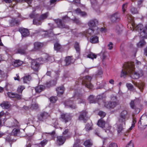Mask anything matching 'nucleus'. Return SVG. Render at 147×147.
<instances>
[{
	"label": "nucleus",
	"instance_id": "f257e3e1",
	"mask_svg": "<svg viewBox=\"0 0 147 147\" xmlns=\"http://www.w3.org/2000/svg\"><path fill=\"white\" fill-rule=\"evenodd\" d=\"M134 64L132 62L125 64L121 71V77H125L128 74L132 78L137 79L143 75V71L142 70L134 71Z\"/></svg>",
	"mask_w": 147,
	"mask_h": 147
},
{
	"label": "nucleus",
	"instance_id": "f03ea898",
	"mask_svg": "<svg viewBox=\"0 0 147 147\" xmlns=\"http://www.w3.org/2000/svg\"><path fill=\"white\" fill-rule=\"evenodd\" d=\"M70 19L67 16H65L63 18L62 21L59 19H58L55 21V22L57 25L58 27L60 28H69V26H65L62 23L63 22H67L69 21Z\"/></svg>",
	"mask_w": 147,
	"mask_h": 147
},
{
	"label": "nucleus",
	"instance_id": "7ed1b4c3",
	"mask_svg": "<svg viewBox=\"0 0 147 147\" xmlns=\"http://www.w3.org/2000/svg\"><path fill=\"white\" fill-rule=\"evenodd\" d=\"M127 112L126 110L122 111L120 114L119 117L118 119L119 123H122L123 124H125L126 121L128 118Z\"/></svg>",
	"mask_w": 147,
	"mask_h": 147
},
{
	"label": "nucleus",
	"instance_id": "20e7f679",
	"mask_svg": "<svg viewBox=\"0 0 147 147\" xmlns=\"http://www.w3.org/2000/svg\"><path fill=\"white\" fill-rule=\"evenodd\" d=\"M138 125L140 130H142L145 128L144 127L147 125V115H144L141 117Z\"/></svg>",
	"mask_w": 147,
	"mask_h": 147
},
{
	"label": "nucleus",
	"instance_id": "39448f33",
	"mask_svg": "<svg viewBox=\"0 0 147 147\" xmlns=\"http://www.w3.org/2000/svg\"><path fill=\"white\" fill-rule=\"evenodd\" d=\"M91 80V78L89 76H86L84 78L82 83L85 86L88 88H91L92 87V85L90 83Z\"/></svg>",
	"mask_w": 147,
	"mask_h": 147
},
{
	"label": "nucleus",
	"instance_id": "423d86ee",
	"mask_svg": "<svg viewBox=\"0 0 147 147\" xmlns=\"http://www.w3.org/2000/svg\"><path fill=\"white\" fill-rule=\"evenodd\" d=\"M132 26L134 29L138 31H141L144 34H147V24L143 29V25L141 24L136 26L135 24H132Z\"/></svg>",
	"mask_w": 147,
	"mask_h": 147
},
{
	"label": "nucleus",
	"instance_id": "0eeeda50",
	"mask_svg": "<svg viewBox=\"0 0 147 147\" xmlns=\"http://www.w3.org/2000/svg\"><path fill=\"white\" fill-rule=\"evenodd\" d=\"M29 46V44H25L22 46V48H20L16 49L15 50V52L16 53H19L22 55L25 54L26 53V50Z\"/></svg>",
	"mask_w": 147,
	"mask_h": 147
},
{
	"label": "nucleus",
	"instance_id": "6e6552de",
	"mask_svg": "<svg viewBox=\"0 0 147 147\" xmlns=\"http://www.w3.org/2000/svg\"><path fill=\"white\" fill-rule=\"evenodd\" d=\"M93 34H98V32L97 30H95V29L89 28L86 31L84 32L83 35L87 37H89Z\"/></svg>",
	"mask_w": 147,
	"mask_h": 147
},
{
	"label": "nucleus",
	"instance_id": "1a4fd4ad",
	"mask_svg": "<svg viewBox=\"0 0 147 147\" xmlns=\"http://www.w3.org/2000/svg\"><path fill=\"white\" fill-rule=\"evenodd\" d=\"M42 61L41 59L38 58L36 61L33 60L31 63V67L32 68L34 71H37L38 69L40 64L42 63H39L38 62L39 61Z\"/></svg>",
	"mask_w": 147,
	"mask_h": 147
},
{
	"label": "nucleus",
	"instance_id": "9d476101",
	"mask_svg": "<svg viewBox=\"0 0 147 147\" xmlns=\"http://www.w3.org/2000/svg\"><path fill=\"white\" fill-rule=\"evenodd\" d=\"M87 112L85 110L82 111L80 113V115L79 117L80 120H82L85 122L88 119L87 115Z\"/></svg>",
	"mask_w": 147,
	"mask_h": 147
},
{
	"label": "nucleus",
	"instance_id": "9b49d317",
	"mask_svg": "<svg viewBox=\"0 0 147 147\" xmlns=\"http://www.w3.org/2000/svg\"><path fill=\"white\" fill-rule=\"evenodd\" d=\"M39 59H41L42 61L45 62L48 61L52 62L54 60V58L53 57L49 56L47 54H45L43 57L39 58Z\"/></svg>",
	"mask_w": 147,
	"mask_h": 147
},
{
	"label": "nucleus",
	"instance_id": "f8f14e48",
	"mask_svg": "<svg viewBox=\"0 0 147 147\" xmlns=\"http://www.w3.org/2000/svg\"><path fill=\"white\" fill-rule=\"evenodd\" d=\"M73 98H71L68 101H67L65 103V105L72 109H75L76 108V106L75 105L73 104Z\"/></svg>",
	"mask_w": 147,
	"mask_h": 147
},
{
	"label": "nucleus",
	"instance_id": "ddd939ff",
	"mask_svg": "<svg viewBox=\"0 0 147 147\" xmlns=\"http://www.w3.org/2000/svg\"><path fill=\"white\" fill-rule=\"evenodd\" d=\"M98 21L96 20H90L88 23V26L91 28H94L95 29L97 30L98 27L96 25L98 24Z\"/></svg>",
	"mask_w": 147,
	"mask_h": 147
},
{
	"label": "nucleus",
	"instance_id": "4468645a",
	"mask_svg": "<svg viewBox=\"0 0 147 147\" xmlns=\"http://www.w3.org/2000/svg\"><path fill=\"white\" fill-rule=\"evenodd\" d=\"M117 103L115 102H107L105 103V106L107 108L113 109L117 105Z\"/></svg>",
	"mask_w": 147,
	"mask_h": 147
},
{
	"label": "nucleus",
	"instance_id": "2eb2a0df",
	"mask_svg": "<svg viewBox=\"0 0 147 147\" xmlns=\"http://www.w3.org/2000/svg\"><path fill=\"white\" fill-rule=\"evenodd\" d=\"M19 31L23 36L26 37L28 36L29 34L28 30L26 28H20L19 29Z\"/></svg>",
	"mask_w": 147,
	"mask_h": 147
},
{
	"label": "nucleus",
	"instance_id": "dca6fc26",
	"mask_svg": "<svg viewBox=\"0 0 147 147\" xmlns=\"http://www.w3.org/2000/svg\"><path fill=\"white\" fill-rule=\"evenodd\" d=\"M7 95L10 98H16L18 99H21L22 97L21 95L14 93L8 92L7 93Z\"/></svg>",
	"mask_w": 147,
	"mask_h": 147
},
{
	"label": "nucleus",
	"instance_id": "f3484780",
	"mask_svg": "<svg viewBox=\"0 0 147 147\" xmlns=\"http://www.w3.org/2000/svg\"><path fill=\"white\" fill-rule=\"evenodd\" d=\"M57 142L59 145L64 144L65 140V138L63 136H58L57 137Z\"/></svg>",
	"mask_w": 147,
	"mask_h": 147
},
{
	"label": "nucleus",
	"instance_id": "a211bd4d",
	"mask_svg": "<svg viewBox=\"0 0 147 147\" xmlns=\"http://www.w3.org/2000/svg\"><path fill=\"white\" fill-rule=\"evenodd\" d=\"M49 116L48 113L46 112H44L41 113L40 115V117H38V119L40 121L42 120L43 119L47 118Z\"/></svg>",
	"mask_w": 147,
	"mask_h": 147
},
{
	"label": "nucleus",
	"instance_id": "6ab92c4d",
	"mask_svg": "<svg viewBox=\"0 0 147 147\" xmlns=\"http://www.w3.org/2000/svg\"><path fill=\"white\" fill-rule=\"evenodd\" d=\"M110 19L113 22L118 21L119 20V17L117 13H116L112 14L111 16Z\"/></svg>",
	"mask_w": 147,
	"mask_h": 147
},
{
	"label": "nucleus",
	"instance_id": "aec40b11",
	"mask_svg": "<svg viewBox=\"0 0 147 147\" xmlns=\"http://www.w3.org/2000/svg\"><path fill=\"white\" fill-rule=\"evenodd\" d=\"M140 101L138 99L131 100L130 103L131 107L132 109H135L136 105Z\"/></svg>",
	"mask_w": 147,
	"mask_h": 147
},
{
	"label": "nucleus",
	"instance_id": "412c9836",
	"mask_svg": "<svg viewBox=\"0 0 147 147\" xmlns=\"http://www.w3.org/2000/svg\"><path fill=\"white\" fill-rule=\"evenodd\" d=\"M134 84L135 86L139 88L141 91L142 92L145 85L144 83L142 82H134Z\"/></svg>",
	"mask_w": 147,
	"mask_h": 147
},
{
	"label": "nucleus",
	"instance_id": "4be33fe9",
	"mask_svg": "<svg viewBox=\"0 0 147 147\" xmlns=\"http://www.w3.org/2000/svg\"><path fill=\"white\" fill-rule=\"evenodd\" d=\"M61 118L65 122H67L70 119L71 117L68 114H63L61 115Z\"/></svg>",
	"mask_w": 147,
	"mask_h": 147
},
{
	"label": "nucleus",
	"instance_id": "5701e85b",
	"mask_svg": "<svg viewBox=\"0 0 147 147\" xmlns=\"http://www.w3.org/2000/svg\"><path fill=\"white\" fill-rule=\"evenodd\" d=\"M117 130L118 133L121 132L123 129V127L125 125V124H123L122 123H119V121L117 122Z\"/></svg>",
	"mask_w": 147,
	"mask_h": 147
},
{
	"label": "nucleus",
	"instance_id": "b1692460",
	"mask_svg": "<svg viewBox=\"0 0 147 147\" xmlns=\"http://www.w3.org/2000/svg\"><path fill=\"white\" fill-rule=\"evenodd\" d=\"M65 61L66 65H68L71 63H73L74 61L72 59V57L68 56L66 58Z\"/></svg>",
	"mask_w": 147,
	"mask_h": 147
},
{
	"label": "nucleus",
	"instance_id": "393cba45",
	"mask_svg": "<svg viewBox=\"0 0 147 147\" xmlns=\"http://www.w3.org/2000/svg\"><path fill=\"white\" fill-rule=\"evenodd\" d=\"M90 41L92 43H96L98 42V38L97 36H93L91 37Z\"/></svg>",
	"mask_w": 147,
	"mask_h": 147
},
{
	"label": "nucleus",
	"instance_id": "a878e982",
	"mask_svg": "<svg viewBox=\"0 0 147 147\" xmlns=\"http://www.w3.org/2000/svg\"><path fill=\"white\" fill-rule=\"evenodd\" d=\"M75 13L77 14H79L81 16H84L86 15V13L85 12L82 11L79 8H78L74 10Z\"/></svg>",
	"mask_w": 147,
	"mask_h": 147
},
{
	"label": "nucleus",
	"instance_id": "bb28decb",
	"mask_svg": "<svg viewBox=\"0 0 147 147\" xmlns=\"http://www.w3.org/2000/svg\"><path fill=\"white\" fill-rule=\"evenodd\" d=\"M24 83H28L32 80V77L30 75H27L23 78Z\"/></svg>",
	"mask_w": 147,
	"mask_h": 147
},
{
	"label": "nucleus",
	"instance_id": "cd10ccee",
	"mask_svg": "<svg viewBox=\"0 0 147 147\" xmlns=\"http://www.w3.org/2000/svg\"><path fill=\"white\" fill-rule=\"evenodd\" d=\"M56 91L57 92V95L62 94H63L64 89L63 86H61L57 88L56 89Z\"/></svg>",
	"mask_w": 147,
	"mask_h": 147
},
{
	"label": "nucleus",
	"instance_id": "c85d7f7f",
	"mask_svg": "<svg viewBox=\"0 0 147 147\" xmlns=\"http://www.w3.org/2000/svg\"><path fill=\"white\" fill-rule=\"evenodd\" d=\"M45 89V86L40 85L36 87L35 89L36 91L37 92H40L43 91Z\"/></svg>",
	"mask_w": 147,
	"mask_h": 147
},
{
	"label": "nucleus",
	"instance_id": "c756f323",
	"mask_svg": "<svg viewBox=\"0 0 147 147\" xmlns=\"http://www.w3.org/2000/svg\"><path fill=\"white\" fill-rule=\"evenodd\" d=\"M105 121H104L102 119H100L99 120L97 123V125L99 127H101L102 128L105 127Z\"/></svg>",
	"mask_w": 147,
	"mask_h": 147
},
{
	"label": "nucleus",
	"instance_id": "7c9ffc66",
	"mask_svg": "<svg viewBox=\"0 0 147 147\" xmlns=\"http://www.w3.org/2000/svg\"><path fill=\"white\" fill-rule=\"evenodd\" d=\"M34 48L36 49H38L43 46V44L39 42H36L34 44Z\"/></svg>",
	"mask_w": 147,
	"mask_h": 147
},
{
	"label": "nucleus",
	"instance_id": "2f4dec72",
	"mask_svg": "<svg viewBox=\"0 0 147 147\" xmlns=\"http://www.w3.org/2000/svg\"><path fill=\"white\" fill-rule=\"evenodd\" d=\"M22 63V62L19 60H16L13 63V65L14 66L17 67L21 65Z\"/></svg>",
	"mask_w": 147,
	"mask_h": 147
},
{
	"label": "nucleus",
	"instance_id": "473e14b6",
	"mask_svg": "<svg viewBox=\"0 0 147 147\" xmlns=\"http://www.w3.org/2000/svg\"><path fill=\"white\" fill-rule=\"evenodd\" d=\"M1 106L3 108L5 109H7L9 107V105L8 102L7 101L3 102L1 104Z\"/></svg>",
	"mask_w": 147,
	"mask_h": 147
},
{
	"label": "nucleus",
	"instance_id": "72a5a7b5",
	"mask_svg": "<svg viewBox=\"0 0 147 147\" xmlns=\"http://www.w3.org/2000/svg\"><path fill=\"white\" fill-rule=\"evenodd\" d=\"M98 98V99L99 98H97L96 99H95L93 95H90L89 97L88 100L90 103H95L96 101V99Z\"/></svg>",
	"mask_w": 147,
	"mask_h": 147
},
{
	"label": "nucleus",
	"instance_id": "f704fd0d",
	"mask_svg": "<svg viewBox=\"0 0 147 147\" xmlns=\"http://www.w3.org/2000/svg\"><path fill=\"white\" fill-rule=\"evenodd\" d=\"M84 145L86 146L90 147L92 145V142L90 140H88L84 142Z\"/></svg>",
	"mask_w": 147,
	"mask_h": 147
},
{
	"label": "nucleus",
	"instance_id": "c9c22d12",
	"mask_svg": "<svg viewBox=\"0 0 147 147\" xmlns=\"http://www.w3.org/2000/svg\"><path fill=\"white\" fill-rule=\"evenodd\" d=\"M48 16V13H46L44 14H42L39 18V20L42 21L46 19Z\"/></svg>",
	"mask_w": 147,
	"mask_h": 147
},
{
	"label": "nucleus",
	"instance_id": "e433bc0d",
	"mask_svg": "<svg viewBox=\"0 0 147 147\" xmlns=\"http://www.w3.org/2000/svg\"><path fill=\"white\" fill-rule=\"evenodd\" d=\"M61 45L58 42H56L54 44V48L56 50H59L61 49Z\"/></svg>",
	"mask_w": 147,
	"mask_h": 147
},
{
	"label": "nucleus",
	"instance_id": "4c0bfd02",
	"mask_svg": "<svg viewBox=\"0 0 147 147\" xmlns=\"http://www.w3.org/2000/svg\"><path fill=\"white\" fill-rule=\"evenodd\" d=\"M146 44V42L144 40H140L137 44V45L138 47H141Z\"/></svg>",
	"mask_w": 147,
	"mask_h": 147
},
{
	"label": "nucleus",
	"instance_id": "58836bf2",
	"mask_svg": "<svg viewBox=\"0 0 147 147\" xmlns=\"http://www.w3.org/2000/svg\"><path fill=\"white\" fill-rule=\"evenodd\" d=\"M136 123V119L134 117L133 119L132 124L131 126L129 129V130H131L133 128L135 127V124Z\"/></svg>",
	"mask_w": 147,
	"mask_h": 147
},
{
	"label": "nucleus",
	"instance_id": "ea45409f",
	"mask_svg": "<svg viewBox=\"0 0 147 147\" xmlns=\"http://www.w3.org/2000/svg\"><path fill=\"white\" fill-rule=\"evenodd\" d=\"M126 86L128 90H134V88L133 85L131 83H127L126 84Z\"/></svg>",
	"mask_w": 147,
	"mask_h": 147
},
{
	"label": "nucleus",
	"instance_id": "a19ab883",
	"mask_svg": "<svg viewBox=\"0 0 147 147\" xmlns=\"http://www.w3.org/2000/svg\"><path fill=\"white\" fill-rule=\"evenodd\" d=\"M87 57L89 58H90L92 59H93L94 58H96V55L94 53H91L88 54Z\"/></svg>",
	"mask_w": 147,
	"mask_h": 147
},
{
	"label": "nucleus",
	"instance_id": "79ce46f5",
	"mask_svg": "<svg viewBox=\"0 0 147 147\" xmlns=\"http://www.w3.org/2000/svg\"><path fill=\"white\" fill-rule=\"evenodd\" d=\"M47 141L46 140H43L39 144V146L40 147H43L47 144Z\"/></svg>",
	"mask_w": 147,
	"mask_h": 147
},
{
	"label": "nucleus",
	"instance_id": "37998d69",
	"mask_svg": "<svg viewBox=\"0 0 147 147\" xmlns=\"http://www.w3.org/2000/svg\"><path fill=\"white\" fill-rule=\"evenodd\" d=\"M25 89V87L23 86H19L18 88V91L19 93H22V91Z\"/></svg>",
	"mask_w": 147,
	"mask_h": 147
},
{
	"label": "nucleus",
	"instance_id": "c03bdc74",
	"mask_svg": "<svg viewBox=\"0 0 147 147\" xmlns=\"http://www.w3.org/2000/svg\"><path fill=\"white\" fill-rule=\"evenodd\" d=\"M130 11L131 13L133 14H136L138 13V11L137 9L134 7H131Z\"/></svg>",
	"mask_w": 147,
	"mask_h": 147
},
{
	"label": "nucleus",
	"instance_id": "a18cd8bd",
	"mask_svg": "<svg viewBox=\"0 0 147 147\" xmlns=\"http://www.w3.org/2000/svg\"><path fill=\"white\" fill-rule=\"evenodd\" d=\"M49 99L51 102L55 103L56 101L57 98L56 97L52 96Z\"/></svg>",
	"mask_w": 147,
	"mask_h": 147
},
{
	"label": "nucleus",
	"instance_id": "49530a36",
	"mask_svg": "<svg viewBox=\"0 0 147 147\" xmlns=\"http://www.w3.org/2000/svg\"><path fill=\"white\" fill-rule=\"evenodd\" d=\"M75 48L78 52H79L80 50V47L79 44L78 42H76L74 45Z\"/></svg>",
	"mask_w": 147,
	"mask_h": 147
},
{
	"label": "nucleus",
	"instance_id": "de8ad7c7",
	"mask_svg": "<svg viewBox=\"0 0 147 147\" xmlns=\"http://www.w3.org/2000/svg\"><path fill=\"white\" fill-rule=\"evenodd\" d=\"M20 131V130L18 129H13L12 132L11 134L13 135H16Z\"/></svg>",
	"mask_w": 147,
	"mask_h": 147
},
{
	"label": "nucleus",
	"instance_id": "09e8293b",
	"mask_svg": "<svg viewBox=\"0 0 147 147\" xmlns=\"http://www.w3.org/2000/svg\"><path fill=\"white\" fill-rule=\"evenodd\" d=\"M18 122L17 121L16 119L14 120L13 123L11 125V127H18L19 126L18 125Z\"/></svg>",
	"mask_w": 147,
	"mask_h": 147
},
{
	"label": "nucleus",
	"instance_id": "8fccbe9b",
	"mask_svg": "<svg viewBox=\"0 0 147 147\" xmlns=\"http://www.w3.org/2000/svg\"><path fill=\"white\" fill-rule=\"evenodd\" d=\"M98 115H99L101 117L103 118L105 116L106 114L105 112L101 111H100L98 113Z\"/></svg>",
	"mask_w": 147,
	"mask_h": 147
},
{
	"label": "nucleus",
	"instance_id": "3c124183",
	"mask_svg": "<svg viewBox=\"0 0 147 147\" xmlns=\"http://www.w3.org/2000/svg\"><path fill=\"white\" fill-rule=\"evenodd\" d=\"M128 3H126L123 4L122 5V10L123 12H124L126 10V9L127 7Z\"/></svg>",
	"mask_w": 147,
	"mask_h": 147
},
{
	"label": "nucleus",
	"instance_id": "603ef678",
	"mask_svg": "<svg viewBox=\"0 0 147 147\" xmlns=\"http://www.w3.org/2000/svg\"><path fill=\"white\" fill-rule=\"evenodd\" d=\"M39 21H40L39 20V19L38 20L34 19L33 20V23L34 24H36L37 25H40L41 23L39 22Z\"/></svg>",
	"mask_w": 147,
	"mask_h": 147
},
{
	"label": "nucleus",
	"instance_id": "864d4df0",
	"mask_svg": "<svg viewBox=\"0 0 147 147\" xmlns=\"http://www.w3.org/2000/svg\"><path fill=\"white\" fill-rule=\"evenodd\" d=\"M85 129L87 131H88L91 129V125L89 124H87L85 127Z\"/></svg>",
	"mask_w": 147,
	"mask_h": 147
},
{
	"label": "nucleus",
	"instance_id": "5fc2aeb1",
	"mask_svg": "<svg viewBox=\"0 0 147 147\" xmlns=\"http://www.w3.org/2000/svg\"><path fill=\"white\" fill-rule=\"evenodd\" d=\"M18 23V20H16V19H13L11 22V24L13 25H14L15 24H17Z\"/></svg>",
	"mask_w": 147,
	"mask_h": 147
},
{
	"label": "nucleus",
	"instance_id": "6e6d98bb",
	"mask_svg": "<svg viewBox=\"0 0 147 147\" xmlns=\"http://www.w3.org/2000/svg\"><path fill=\"white\" fill-rule=\"evenodd\" d=\"M4 115V113L3 111H2L0 112V127L2 125V121L1 120V118Z\"/></svg>",
	"mask_w": 147,
	"mask_h": 147
},
{
	"label": "nucleus",
	"instance_id": "4d7b16f0",
	"mask_svg": "<svg viewBox=\"0 0 147 147\" xmlns=\"http://www.w3.org/2000/svg\"><path fill=\"white\" fill-rule=\"evenodd\" d=\"M109 147H118L117 144L114 143H111L109 145Z\"/></svg>",
	"mask_w": 147,
	"mask_h": 147
},
{
	"label": "nucleus",
	"instance_id": "13d9d810",
	"mask_svg": "<svg viewBox=\"0 0 147 147\" xmlns=\"http://www.w3.org/2000/svg\"><path fill=\"white\" fill-rule=\"evenodd\" d=\"M126 147H134V145L132 142V141H130L129 143L126 146Z\"/></svg>",
	"mask_w": 147,
	"mask_h": 147
},
{
	"label": "nucleus",
	"instance_id": "bf43d9fd",
	"mask_svg": "<svg viewBox=\"0 0 147 147\" xmlns=\"http://www.w3.org/2000/svg\"><path fill=\"white\" fill-rule=\"evenodd\" d=\"M53 82V81H50L49 82L47 83V86L48 87H49L50 86L55 85L56 84V82H55V84H52V83Z\"/></svg>",
	"mask_w": 147,
	"mask_h": 147
},
{
	"label": "nucleus",
	"instance_id": "052dcab7",
	"mask_svg": "<svg viewBox=\"0 0 147 147\" xmlns=\"http://www.w3.org/2000/svg\"><path fill=\"white\" fill-rule=\"evenodd\" d=\"M113 43L112 42H110L109 44L108 45V49L109 50L112 49L113 48Z\"/></svg>",
	"mask_w": 147,
	"mask_h": 147
},
{
	"label": "nucleus",
	"instance_id": "680f3d73",
	"mask_svg": "<svg viewBox=\"0 0 147 147\" xmlns=\"http://www.w3.org/2000/svg\"><path fill=\"white\" fill-rule=\"evenodd\" d=\"M72 20L76 24H78L80 22V21L79 20V19L76 18H75L74 19H72Z\"/></svg>",
	"mask_w": 147,
	"mask_h": 147
},
{
	"label": "nucleus",
	"instance_id": "e2e57ef3",
	"mask_svg": "<svg viewBox=\"0 0 147 147\" xmlns=\"http://www.w3.org/2000/svg\"><path fill=\"white\" fill-rule=\"evenodd\" d=\"M32 0H20V1H24L26 3H27L28 4H30Z\"/></svg>",
	"mask_w": 147,
	"mask_h": 147
},
{
	"label": "nucleus",
	"instance_id": "0e129e2a",
	"mask_svg": "<svg viewBox=\"0 0 147 147\" xmlns=\"http://www.w3.org/2000/svg\"><path fill=\"white\" fill-rule=\"evenodd\" d=\"M135 63L136 66L140 65L141 63L140 61H138L137 60H136L135 61Z\"/></svg>",
	"mask_w": 147,
	"mask_h": 147
},
{
	"label": "nucleus",
	"instance_id": "69168bd1",
	"mask_svg": "<svg viewBox=\"0 0 147 147\" xmlns=\"http://www.w3.org/2000/svg\"><path fill=\"white\" fill-rule=\"evenodd\" d=\"M32 107L34 109H36L38 108V106L37 104H32Z\"/></svg>",
	"mask_w": 147,
	"mask_h": 147
},
{
	"label": "nucleus",
	"instance_id": "338daca9",
	"mask_svg": "<svg viewBox=\"0 0 147 147\" xmlns=\"http://www.w3.org/2000/svg\"><path fill=\"white\" fill-rule=\"evenodd\" d=\"M127 18L129 19L130 20H132V16L130 14H128L127 16Z\"/></svg>",
	"mask_w": 147,
	"mask_h": 147
},
{
	"label": "nucleus",
	"instance_id": "774afa93",
	"mask_svg": "<svg viewBox=\"0 0 147 147\" xmlns=\"http://www.w3.org/2000/svg\"><path fill=\"white\" fill-rule=\"evenodd\" d=\"M144 54L147 56V47L144 49Z\"/></svg>",
	"mask_w": 147,
	"mask_h": 147
}]
</instances>
